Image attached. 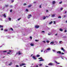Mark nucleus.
<instances>
[{
  "mask_svg": "<svg viewBox=\"0 0 67 67\" xmlns=\"http://www.w3.org/2000/svg\"><path fill=\"white\" fill-rule=\"evenodd\" d=\"M52 17H54L55 16V15L54 14L52 15Z\"/></svg>",
  "mask_w": 67,
  "mask_h": 67,
  "instance_id": "obj_21",
  "label": "nucleus"
},
{
  "mask_svg": "<svg viewBox=\"0 0 67 67\" xmlns=\"http://www.w3.org/2000/svg\"><path fill=\"white\" fill-rule=\"evenodd\" d=\"M7 52V51H3V52L5 53V52Z\"/></svg>",
  "mask_w": 67,
  "mask_h": 67,
  "instance_id": "obj_45",
  "label": "nucleus"
},
{
  "mask_svg": "<svg viewBox=\"0 0 67 67\" xmlns=\"http://www.w3.org/2000/svg\"><path fill=\"white\" fill-rule=\"evenodd\" d=\"M66 17V15H64V18H65Z\"/></svg>",
  "mask_w": 67,
  "mask_h": 67,
  "instance_id": "obj_49",
  "label": "nucleus"
},
{
  "mask_svg": "<svg viewBox=\"0 0 67 67\" xmlns=\"http://www.w3.org/2000/svg\"><path fill=\"white\" fill-rule=\"evenodd\" d=\"M61 50L63 51L64 52H65V50L64 49V48L63 47H61Z\"/></svg>",
  "mask_w": 67,
  "mask_h": 67,
  "instance_id": "obj_8",
  "label": "nucleus"
},
{
  "mask_svg": "<svg viewBox=\"0 0 67 67\" xmlns=\"http://www.w3.org/2000/svg\"><path fill=\"white\" fill-rule=\"evenodd\" d=\"M10 53L9 52H8L7 53V54H10Z\"/></svg>",
  "mask_w": 67,
  "mask_h": 67,
  "instance_id": "obj_62",
  "label": "nucleus"
},
{
  "mask_svg": "<svg viewBox=\"0 0 67 67\" xmlns=\"http://www.w3.org/2000/svg\"><path fill=\"white\" fill-rule=\"evenodd\" d=\"M16 55H17V54H18V55H21V51H19L18 52L16 53Z\"/></svg>",
  "mask_w": 67,
  "mask_h": 67,
  "instance_id": "obj_2",
  "label": "nucleus"
},
{
  "mask_svg": "<svg viewBox=\"0 0 67 67\" xmlns=\"http://www.w3.org/2000/svg\"><path fill=\"white\" fill-rule=\"evenodd\" d=\"M59 30L60 31H61V32H62L63 31V29H59Z\"/></svg>",
  "mask_w": 67,
  "mask_h": 67,
  "instance_id": "obj_16",
  "label": "nucleus"
},
{
  "mask_svg": "<svg viewBox=\"0 0 67 67\" xmlns=\"http://www.w3.org/2000/svg\"><path fill=\"white\" fill-rule=\"evenodd\" d=\"M47 50H48V51H49V50H51V48H49L47 49Z\"/></svg>",
  "mask_w": 67,
  "mask_h": 67,
  "instance_id": "obj_27",
  "label": "nucleus"
},
{
  "mask_svg": "<svg viewBox=\"0 0 67 67\" xmlns=\"http://www.w3.org/2000/svg\"><path fill=\"white\" fill-rule=\"evenodd\" d=\"M46 42L47 43H49V41H47Z\"/></svg>",
  "mask_w": 67,
  "mask_h": 67,
  "instance_id": "obj_30",
  "label": "nucleus"
},
{
  "mask_svg": "<svg viewBox=\"0 0 67 67\" xmlns=\"http://www.w3.org/2000/svg\"><path fill=\"white\" fill-rule=\"evenodd\" d=\"M14 2V1H12V2Z\"/></svg>",
  "mask_w": 67,
  "mask_h": 67,
  "instance_id": "obj_59",
  "label": "nucleus"
},
{
  "mask_svg": "<svg viewBox=\"0 0 67 67\" xmlns=\"http://www.w3.org/2000/svg\"><path fill=\"white\" fill-rule=\"evenodd\" d=\"M32 15L31 14L28 15V19H30L31 17H32Z\"/></svg>",
  "mask_w": 67,
  "mask_h": 67,
  "instance_id": "obj_3",
  "label": "nucleus"
},
{
  "mask_svg": "<svg viewBox=\"0 0 67 67\" xmlns=\"http://www.w3.org/2000/svg\"><path fill=\"white\" fill-rule=\"evenodd\" d=\"M40 27V26L38 25H36L35 27V28L36 29H38V28H39Z\"/></svg>",
  "mask_w": 67,
  "mask_h": 67,
  "instance_id": "obj_4",
  "label": "nucleus"
},
{
  "mask_svg": "<svg viewBox=\"0 0 67 67\" xmlns=\"http://www.w3.org/2000/svg\"><path fill=\"white\" fill-rule=\"evenodd\" d=\"M62 42V41H60L59 42V43L60 44H61Z\"/></svg>",
  "mask_w": 67,
  "mask_h": 67,
  "instance_id": "obj_33",
  "label": "nucleus"
},
{
  "mask_svg": "<svg viewBox=\"0 0 67 67\" xmlns=\"http://www.w3.org/2000/svg\"><path fill=\"white\" fill-rule=\"evenodd\" d=\"M42 64H40L39 65L40 66H42Z\"/></svg>",
  "mask_w": 67,
  "mask_h": 67,
  "instance_id": "obj_35",
  "label": "nucleus"
},
{
  "mask_svg": "<svg viewBox=\"0 0 67 67\" xmlns=\"http://www.w3.org/2000/svg\"><path fill=\"white\" fill-rule=\"evenodd\" d=\"M52 23L53 21H51L49 23V24H52Z\"/></svg>",
  "mask_w": 67,
  "mask_h": 67,
  "instance_id": "obj_17",
  "label": "nucleus"
},
{
  "mask_svg": "<svg viewBox=\"0 0 67 67\" xmlns=\"http://www.w3.org/2000/svg\"><path fill=\"white\" fill-rule=\"evenodd\" d=\"M46 12H48V10H46Z\"/></svg>",
  "mask_w": 67,
  "mask_h": 67,
  "instance_id": "obj_53",
  "label": "nucleus"
},
{
  "mask_svg": "<svg viewBox=\"0 0 67 67\" xmlns=\"http://www.w3.org/2000/svg\"><path fill=\"white\" fill-rule=\"evenodd\" d=\"M10 12H12V9H11L10 10Z\"/></svg>",
  "mask_w": 67,
  "mask_h": 67,
  "instance_id": "obj_37",
  "label": "nucleus"
},
{
  "mask_svg": "<svg viewBox=\"0 0 67 67\" xmlns=\"http://www.w3.org/2000/svg\"><path fill=\"white\" fill-rule=\"evenodd\" d=\"M32 6H33V5L31 4L30 5L28 6V8H31Z\"/></svg>",
  "mask_w": 67,
  "mask_h": 67,
  "instance_id": "obj_10",
  "label": "nucleus"
},
{
  "mask_svg": "<svg viewBox=\"0 0 67 67\" xmlns=\"http://www.w3.org/2000/svg\"><path fill=\"white\" fill-rule=\"evenodd\" d=\"M52 51L53 52H55L56 51L55 50H53Z\"/></svg>",
  "mask_w": 67,
  "mask_h": 67,
  "instance_id": "obj_40",
  "label": "nucleus"
},
{
  "mask_svg": "<svg viewBox=\"0 0 67 67\" xmlns=\"http://www.w3.org/2000/svg\"><path fill=\"white\" fill-rule=\"evenodd\" d=\"M9 52H12V51H9Z\"/></svg>",
  "mask_w": 67,
  "mask_h": 67,
  "instance_id": "obj_58",
  "label": "nucleus"
},
{
  "mask_svg": "<svg viewBox=\"0 0 67 67\" xmlns=\"http://www.w3.org/2000/svg\"><path fill=\"white\" fill-rule=\"evenodd\" d=\"M21 18H20L18 19H17V20H18V21H20V20H21Z\"/></svg>",
  "mask_w": 67,
  "mask_h": 67,
  "instance_id": "obj_19",
  "label": "nucleus"
},
{
  "mask_svg": "<svg viewBox=\"0 0 67 67\" xmlns=\"http://www.w3.org/2000/svg\"><path fill=\"white\" fill-rule=\"evenodd\" d=\"M42 42H43V43H46V42L45 41H43Z\"/></svg>",
  "mask_w": 67,
  "mask_h": 67,
  "instance_id": "obj_42",
  "label": "nucleus"
},
{
  "mask_svg": "<svg viewBox=\"0 0 67 67\" xmlns=\"http://www.w3.org/2000/svg\"><path fill=\"white\" fill-rule=\"evenodd\" d=\"M26 64L24 63H22L21 64H20V67H22V66H24V65H25Z\"/></svg>",
  "mask_w": 67,
  "mask_h": 67,
  "instance_id": "obj_1",
  "label": "nucleus"
},
{
  "mask_svg": "<svg viewBox=\"0 0 67 67\" xmlns=\"http://www.w3.org/2000/svg\"><path fill=\"white\" fill-rule=\"evenodd\" d=\"M59 18L61 19V16H59L58 17V19H59Z\"/></svg>",
  "mask_w": 67,
  "mask_h": 67,
  "instance_id": "obj_29",
  "label": "nucleus"
},
{
  "mask_svg": "<svg viewBox=\"0 0 67 67\" xmlns=\"http://www.w3.org/2000/svg\"><path fill=\"white\" fill-rule=\"evenodd\" d=\"M42 58H38V59H42Z\"/></svg>",
  "mask_w": 67,
  "mask_h": 67,
  "instance_id": "obj_32",
  "label": "nucleus"
},
{
  "mask_svg": "<svg viewBox=\"0 0 67 67\" xmlns=\"http://www.w3.org/2000/svg\"><path fill=\"white\" fill-rule=\"evenodd\" d=\"M40 55H36V57H40Z\"/></svg>",
  "mask_w": 67,
  "mask_h": 67,
  "instance_id": "obj_15",
  "label": "nucleus"
},
{
  "mask_svg": "<svg viewBox=\"0 0 67 67\" xmlns=\"http://www.w3.org/2000/svg\"><path fill=\"white\" fill-rule=\"evenodd\" d=\"M55 63H56V64H60V63H58L57 62V61H55Z\"/></svg>",
  "mask_w": 67,
  "mask_h": 67,
  "instance_id": "obj_13",
  "label": "nucleus"
},
{
  "mask_svg": "<svg viewBox=\"0 0 67 67\" xmlns=\"http://www.w3.org/2000/svg\"><path fill=\"white\" fill-rule=\"evenodd\" d=\"M66 13H67V11H65V13H64V14H66Z\"/></svg>",
  "mask_w": 67,
  "mask_h": 67,
  "instance_id": "obj_47",
  "label": "nucleus"
},
{
  "mask_svg": "<svg viewBox=\"0 0 67 67\" xmlns=\"http://www.w3.org/2000/svg\"><path fill=\"white\" fill-rule=\"evenodd\" d=\"M53 22H54V24H55V23H56V22H55V21H54Z\"/></svg>",
  "mask_w": 67,
  "mask_h": 67,
  "instance_id": "obj_46",
  "label": "nucleus"
},
{
  "mask_svg": "<svg viewBox=\"0 0 67 67\" xmlns=\"http://www.w3.org/2000/svg\"><path fill=\"white\" fill-rule=\"evenodd\" d=\"M41 32H42V33H44V32H45V31H42Z\"/></svg>",
  "mask_w": 67,
  "mask_h": 67,
  "instance_id": "obj_43",
  "label": "nucleus"
},
{
  "mask_svg": "<svg viewBox=\"0 0 67 67\" xmlns=\"http://www.w3.org/2000/svg\"><path fill=\"white\" fill-rule=\"evenodd\" d=\"M65 22H66V23H67V20Z\"/></svg>",
  "mask_w": 67,
  "mask_h": 67,
  "instance_id": "obj_61",
  "label": "nucleus"
},
{
  "mask_svg": "<svg viewBox=\"0 0 67 67\" xmlns=\"http://www.w3.org/2000/svg\"><path fill=\"white\" fill-rule=\"evenodd\" d=\"M58 34H56L55 35V36H57Z\"/></svg>",
  "mask_w": 67,
  "mask_h": 67,
  "instance_id": "obj_44",
  "label": "nucleus"
},
{
  "mask_svg": "<svg viewBox=\"0 0 67 67\" xmlns=\"http://www.w3.org/2000/svg\"><path fill=\"white\" fill-rule=\"evenodd\" d=\"M57 53V54H62V53H61V52L60 51H58Z\"/></svg>",
  "mask_w": 67,
  "mask_h": 67,
  "instance_id": "obj_9",
  "label": "nucleus"
},
{
  "mask_svg": "<svg viewBox=\"0 0 67 67\" xmlns=\"http://www.w3.org/2000/svg\"><path fill=\"white\" fill-rule=\"evenodd\" d=\"M30 45L31 46H34V44H32V43H31L30 44Z\"/></svg>",
  "mask_w": 67,
  "mask_h": 67,
  "instance_id": "obj_11",
  "label": "nucleus"
},
{
  "mask_svg": "<svg viewBox=\"0 0 67 67\" xmlns=\"http://www.w3.org/2000/svg\"><path fill=\"white\" fill-rule=\"evenodd\" d=\"M2 15L3 16H4L5 18H6V15H5V14H2Z\"/></svg>",
  "mask_w": 67,
  "mask_h": 67,
  "instance_id": "obj_6",
  "label": "nucleus"
},
{
  "mask_svg": "<svg viewBox=\"0 0 67 67\" xmlns=\"http://www.w3.org/2000/svg\"><path fill=\"white\" fill-rule=\"evenodd\" d=\"M30 38L32 40V37H30Z\"/></svg>",
  "mask_w": 67,
  "mask_h": 67,
  "instance_id": "obj_39",
  "label": "nucleus"
},
{
  "mask_svg": "<svg viewBox=\"0 0 67 67\" xmlns=\"http://www.w3.org/2000/svg\"><path fill=\"white\" fill-rule=\"evenodd\" d=\"M32 56H33V54H32L31 55V57H32Z\"/></svg>",
  "mask_w": 67,
  "mask_h": 67,
  "instance_id": "obj_60",
  "label": "nucleus"
},
{
  "mask_svg": "<svg viewBox=\"0 0 67 67\" xmlns=\"http://www.w3.org/2000/svg\"><path fill=\"white\" fill-rule=\"evenodd\" d=\"M11 64H12V62H10V63L8 65H9V66H10V65H11Z\"/></svg>",
  "mask_w": 67,
  "mask_h": 67,
  "instance_id": "obj_22",
  "label": "nucleus"
},
{
  "mask_svg": "<svg viewBox=\"0 0 67 67\" xmlns=\"http://www.w3.org/2000/svg\"><path fill=\"white\" fill-rule=\"evenodd\" d=\"M48 35H50V34H48Z\"/></svg>",
  "mask_w": 67,
  "mask_h": 67,
  "instance_id": "obj_63",
  "label": "nucleus"
},
{
  "mask_svg": "<svg viewBox=\"0 0 67 67\" xmlns=\"http://www.w3.org/2000/svg\"><path fill=\"white\" fill-rule=\"evenodd\" d=\"M38 65H37L36 66H35V67H38Z\"/></svg>",
  "mask_w": 67,
  "mask_h": 67,
  "instance_id": "obj_57",
  "label": "nucleus"
},
{
  "mask_svg": "<svg viewBox=\"0 0 67 67\" xmlns=\"http://www.w3.org/2000/svg\"><path fill=\"white\" fill-rule=\"evenodd\" d=\"M10 8H12V6L11 5L10 6Z\"/></svg>",
  "mask_w": 67,
  "mask_h": 67,
  "instance_id": "obj_52",
  "label": "nucleus"
},
{
  "mask_svg": "<svg viewBox=\"0 0 67 67\" xmlns=\"http://www.w3.org/2000/svg\"><path fill=\"white\" fill-rule=\"evenodd\" d=\"M61 54H62V55H64V53L63 52H62Z\"/></svg>",
  "mask_w": 67,
  "mask_h": 67,
  "instance_id": "obj_51",
  "label": "nucleus"
},
{
  "mask_svg": "<svg viewBox=\"0 0 67 67\" xmlns=\"http://www.w3.org/2000/svg\"><path fill=\"white\" fill-rule=\"evenodd\" d=\"M62 2H62V1L61 2H60L59 3L60 4H62Z\"/></svg>",
  "mask_w": 67,
  "mask_h": 67,
  "instance_id": "obj_34",
  "label": "nucleus"
},
{
  "mask_svg": "<svg viewBox=\"0 0 67 67\" xmlns=\"http://www.w3.org/2000/svg\"><path fill=\"white\" fill-rule=\"evenodd\" d=\"M48 65H51V66H52L53 65V63H50L48 64Z\"/></svg>",
  "mask_w": 67,
  "mask_h": 67,
  "instance_id": "obj_5",
  "label": "nucleus"
},
{
  "mask_svg": "<svg viewBox=\"0 0 67 67\" xmlns=\"http://www.w3.org/2000/svg\"><path fill=\"white\" fill-rule=\"evenodd\" d=\"M63 8H60L61 10H63Z\"/></svg>",
  "mask_w": 67,
  "mask_h": 67,
  "instance_id": "obj_38",
  "label": "nucleus"
},
{
  "mask_svg": "<svg viewBox=\"0 0 67 67\" xmlns=\"http://www.w3.org/2000/svg\"><path fill=\"white\" fill-rule=\"evenodd\" d=\"M55 1H53L52 2V4H55Z\"/></svg>",
  "mask_w": 67,
  "mask_h": 67,
  "instance_id": "obj_14",
  "label": "nucleus"
},
{
  "mask_svg": "<svg viewBox=\"0 0 67 67\" xmlns=\"http://www.w3.org/2000/svg\"><path fill=\"white\" fill-rule=\"evenodd\" d=\"M26 12H28L29 11V10L27 9H26Z\"/></svg>",
  "mask_w": 67,
  "mask_h": 67,
  "instance_id": "obj_24",
  "label": "nucleus"
},
{
  "mask_svg": "<svg viewBox=\"0 0 67 67\" xmlns=\"http://www.w3.org/2000/svg\"><path fill=\"white\" fill-rule=\"evenodd\" d=\"M10 30H12V31H13V29L12 28H11L10 29Z\"/></svg>",
  "mask_w": 67,
  "mask_h": 67,
  "instance_id": "obj_31",
  "label": "nucleus"
},
{
  "mask_svg": "<svg viewBox=\"0 0 67 67\" xmlns=\"http://www.w3.org/2000/svg\"><path fill=\"white\" fill-rule=\"evenodd\" d=\"M35 41H36V42H38V40H35Z\"/></svg>",
  "mask_w": 67,
  "mask_h": 67,
  "instance_id": "obj_36",
  "label": "nucleus"
},
{
  "mask_svg": "<svg viewBox=\"0 0 67 67\" xmlns=\"http://www.w3.org/2000/svg\"><path fill=\"white\" fill-rule=\"evenodd\" d=\"M54 43V42H52L50 43V44H53Z\"/></svg>",
  "mask_w": 67,
  "mask_h": 67,
  "instance_id": "obj_23",
  "label": "nucleus"
},
{
  "mask_svg": "<svg viewBox=\"0 0 67 67\" xmlns=\"http://www.w3.org/2000/svg\"><path fill=\"white\" fill-rule=\"evenodd\" d=\"M16 67H19V65H16Z\"/></svg>",
  "mask_w": 67,
  "mask_h": 67,
  "instance_id": "obj_55",
  "label": "nucleus"
},
{
  "mask_svg": "<svg viewBox=\"0 0 67 67\" xmlns=\"http://www.w3.org/2000/svg\"><path fill=\"white\" fill-rule=\"evenodd\" d=\"M67 32V30H65V31H64V32Z\"/></svg>",
  "mask_w": 67,
  "mask_h": 67,
  "instance_id": "obj_48",
  "label": "nucleus"
},
{
  "mask_svg": "<svg viewBox=\"0 0 67 67\" xmlns=\"http://www.w3.org/2000/svg\"><path fill=\"white\" fill-rule=\"evenodd\" d=\"M3 26L0 25V28H3Z\"/></svg>",
  "mask_w": 67,
  "mask_h": 67,
  "instance_id": "obj_12",
  "label": "nucleus"
},
{
  "mask_svg": "<svg viewBox=\"0 0 67 67\" xmlns=\"http://www.w3.org/2000/svg\"><path fill=\"white\" fill-rule=\"evenodd\" d=\"M40 8H42V7H41V5H40Z\"/></svg>",
  "mask_w": 67,
  "mask_h": 67,
  "instance_id": "obj_50",
  "label": "nucleus"
},
{
  "mask_svg": "<svg viewBox=\"0 0 67 67\" xmlns=\"http://www.w3.org/2000/svg\"><path fill=\"white\" fill-rule=\"evenodd\" d=\"M43 52V50H41V52Z\"/></svg>",
  "mask_w": 67,
  "mask_h": 67,
  "instance_id": "obj_56",
  "label": "nucleus"
},
{
  "mask_svg": "<svg viewBox=\"0 0 67 67\" xmlns=\"http://www.w3.org/2000/svg\"><path fill=\"white\" fill-rule=\"evenodd\" d=\"M39 62H41V61H44V60L42 59H41V60H39Z\"/></svg>",
  "mask_w": 67,
  "mask_h": 67,
  "instance_id": "obj_20",
  "label": "nucleus"
},
{
  "mask_svg": "<svg viewBox=\"0 0 67 67\" xmlns=\"http://www.w3.org/2000/svg\"><path fill=\"white\" fill-rule=\"evenodd\" d=\"M8 6H9V5H5V7H8Z\"/></svg>",
  "mask_w": 67,
  "mask_h": 67,
  "instance_id": "obj_26",
  "label": "nucleus"
},
{
  "mask_svg": "<svg viewBox=\"0 0 67 67\" xmlns=\"http://www.w3.org/2000/svg\"><path fill=\"white\" fill-rule=\"evenodd\" d=\"M5 58V56L3 57V58Z\"/></svg>",
  "mask_w": 67,
  "mask_h": 67,
  "instance_id": "obj_64",
  "label": "nucleus"
},
{
  "mask_svg": "<svg viewBox=\"0 0 67 67\" xmlns=\"http://www.w3.org/2000/svg\"><path fill=\"white\" fill-rule=\"evenodd\" d=\"M34 59H35V60H36V58H35V57L34 56H33L32 57Z\"/></svg>",
  "mask_w": 67,
  "mask_h": 67,
  "instance_id": "obj_7",
  "label": "nucleus"
},
{
  "mask_svg": "<svg viewBox=\"0 0 67 67\" xmlns=\"http://www.w3.org/2000/svg\"><path fill=\"white\" fill-rule=\"evenodd\" d=\"M1 31H2V30H3V28H2L1 29Z\"/></svg>",
  "mask_w": 67,
  "mask_h": 67,
  "instance_id": "obj_54",
  "label": "nucleus"
},
{
  "mask_svg": "<svg viewBox=\"0 0 67 67\" xmlns=\"http://www.w3.org/2000/svg\"><path fill=\"white\" fill-rule=\"evenodd\" d=\"M45 19H46V17H45V16H43V20H45Z\"/></svg>",
  "mask_w": 67,
  "mask_h": 67,
  "instance_id": "obj_18",
  "label": "nucleus"
},
{
  "mask_svg": "<svg viewBox=\"0 0 67 67\" xmlns=\"http://www.w3.org/2000/svg\"><path fill=\"white\" fill-rule=\"evenodd\" d=\"M26 5V4L25 3L24 4V5Z\"/></svg>",
  "mask_w": 67,
  "mask_h": 67,
  "instance_id": "obj_41",
  "label": "nucleus"
},
{
  "mask_svg": "<svg viewBox=\"0 0 67 67\" xmlns=\"http://www.w3.org/2000/svg\"><path fill=\"white\" fill-rule=\"evenodd\" d=\"M4 31H5V32H7V31H8V30L7 29H5L4 30Z\"/></svg>",
  "mask_w": 67,
  "mask_h": 67,
  "instance_id": "obj_25",
  "label": "nucleus"
},
{
  "mask_svg": "<svg viewBox=\"0 0 67 67\" xmlns=\"http://www.w3.org/2000/svg\"><path fill=\"white\" fill-rule=\"evenodd\" d=\"M9 21H11V18H9Z\"/></svg>",
  "mask_w": 67,
  "mask_h": 67,
  "instance_id": "obj_28",
  "label": "nucleus"
}]
</instances>
